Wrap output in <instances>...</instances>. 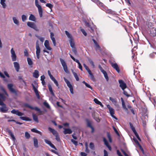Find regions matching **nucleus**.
<instances>
[{"label":"nucleus","mask_w":156,"mask_h":156,"mask_svg":"<svg viewBox=\"0 0 156 156\" xmlns=\"http://www.w3.org/2000/svg\"><path fill=\"white\" fill-rule=\"evenodd\" d=\"M0 105L2 107H0V111L3 113H5L8 110V108L6 105L0 99Z\"/></svg>","instance_id":"obj_1"},{"label":"nucleus","mask_w":156,"mask_h":156,"mask_svg":"<svg viewBox=\"0 0 156 156\" xmlns=\"http://www.w3.org/2000/svg\"><path fill=\"white\" fill-rule=\"evenodd\" d=\"M35 5L38 9L40 17H41L42 16V9L41 6L39 4L38 0H35Z\"/></svg>","instance_id":"obj_2"},{"label":"nucleus","mask_w":156,"mask_h":156,"mask_svg":"<svg viewBox=\"0 0 156 156\" xmlns=\"http://www.w3.org/2000/svg\"><path fill=\"white\" fill-rule=\"evenodd\" d=\"M25 106L27 107H28L32 109H34L36 111L39 112L40 113L39 115H42V111H41L40 110V109L38 108L37 107H32L29 104H25Z\"/></svg>","instance_id":"obj_3"},{"label":"nucleus","mask_w":156,"mask_h":156,"mask_svg":"<svg viewBox=\"0 0 156 156\" xmlns=\"http://www.w3.org/2000/svg\"><path fill=\"white\" fill-rule=\"evenodd\" d=\"M148 32L150 33L151 36H156V28L151 27H149Z\"/></svg>","instance_id":"obj_4"},{"label":"nucleus","mask_w":156,"mask_h":156,"mask_svg":"<svg viewBox=\"0 0 156 156\" xmlns=\"http://www.w3.org/2000/svg\"><path fill=\"white\" fill-rule=\"evenodd\" d=\"M107 107L109 110L111 116L113 118L117 120V118L114 115L115 113L114 110L109 105H107Z\"/></svg>","instance_id":"obj_5"},{"label":"nucleus","mask_w":156,"mask_h":156,"mask_svg":"<svg viewBox=\"0 0 156 156\" xmlns=\"http://www.w3.org/2000/svg\"><path fill=\"white\" fill-rule=\"evenodd\" d=\"M60 60L61 63L63 67L64 70L66 73H68L69 71L68 70L66 62L63 59L61 58H60Z\"/></svg>","instance_id":"obj_6"},{"label":"nucleus","mask_w":156,"mask_h":156,"mask_svg":"<svg viewBox=\"0 0 156 156\" xmlns=\"http://www.w3.org/2000/svg\"><path fill=\"white\" fill-rule=\"evenodd\" d=\"M27 25L30 27L34 29L37 31H39V29L37 28L35 24L32 22H29L27 23Z\"/></svg>","instance_id":"obj_7"},{"label":"nucleus","mask_w":156,"mask_h":156,"mask_svg":"<svg viewBox=\"0 0 156 156\" xmlns=\"http://www.w3.org/2000/svg\"><path fill=\"white\" fill-rule=\"evenodd\" d=\"M13 85L12 83L8 84L7 85V87L9 91L15 94H17V93L15 89L13 88Z\"/></svg>","instance_id":"obj_8"},{"label":"nucleus","mask_w":156,"mask_h":156,"mask_svg":"<svg viewBox=\"0 0 156 156\" xmlns=\"http://www.w3.org/2000/svg\"><path fill=\"white\" fill-rule=\"evenodd\" d=\"M119 87L121 89L124 90L127 87V86L125 83L123 81V80H119Z\"/></svg>","instance_id":"obj_9"},{"label":"nucleus","mask_w":156,"mask_h":156,"mask_svg":"<svg viewBox=\"0 0 156 156\" xmlns=\"http://www.w3.org/2000/svg\"><path fill=\"white\" fill-rule=\"evenodd\" d=\"M11 57L12 61H15L16 60V56L15 52L13 48L11 50Z\"/></svg>","instance_id":"obj_10"},{"label":"nucleus","mask_w":156,"mask_h":156,"mask_svg":"<svg viewBox=\"0 0 156 156\" xmlns=\"http://www.w3.org/2000/svg\"><path fill=\"white\" fill-rule=\"evenodd\" d=\"M69 55L70 56V57L73 60V61L75 62H77L78 64V67L81 70H82V67L81 64L80 63V62L79 61L77 60L71 54H69Z\"/></svg>","instance_id":"obj_11"},{"label":"nucleus","mask_w":156,"mask_h":156,"mask_svg":"<svg viewBox=\"0 0 156 156\" xmlns=\"http://www.w3.org/2000/svg\"><path fill=\"white\" fill-rule=\"evenodd\" d=\"M11 112L12 114L16 115L19 116H21L24 115L23 113L19 112L18 110H16L15 109H13L11 111Z\"/></svg>","instance_id":"obj_12"},{"label":"nucleus","mask_w":156,"mask_h":156,"mask_svg":"<svg viewBox=\"0 0 156 156\" xmlns=\"http://www.w3.org/2000/svg\"><path fill=\"white\" fill-rule=\"evenodd\" d=\"M92 41L95 44V49L96 51H97L98 50L100 51H101V48L97 41L94 39H92Z\"/></svg>","instance_id":"obj_13"},{"label":"nucleus","mask_w":156,"mask_h":156,"mask_svg":"<svg viewBox=\"0 0 156 156\" xmlns=\"http://www.w3.org/2000/svg\"><path fill=\"white\" fill-rule=\"evenodd\" d=\"M121 101H122V107L123 109L125 111L126 113H128V109L126 107V106L125 104V103L123 100V98H121Z\"/></svg>","instance_id":"obj_14"},{"label":"nucleus","mask_w":156,"mask_h":156,"mask_svg":"<svg viewBox=\"0 0 156 156\" xmlns=\"http://www.w3.org/2000/svg\"><path fill=\"white\" fill-rule=\"evenodd\" d=\"M6 131L9 134L10 136L12 139L13 141H15L16 140V139L11 131L9 129L7 128L6 129Z\"/></svg>","instance_id":"obj_15"},{"label":"nucleus","mask_w":156,"mask_h":156,"mask_svg":"<svg viewBox=\"0 0 156 156\" xmlns=\"http://www.w3.org/2000/svg\"><path fill=\"white\" fill-rule=\"evenodd\" d=\"M112 66L115 69V70L118 73H119L120 72V70L118 66V65L116 63H111Z\"/></svg>","instance_id":"obj_16"},{"label":"nucleus","mask_w":156,"mask_h":156,"mask_svg":"<svg viewBox=\"0 0 156 156\" xmlns=\"http://www.w3.org/2000/svg\"><path fill=\"white\" fill-rule=\"evenodd\" d=\"M32 85L33 88L34 90V92L35 93L37 98L38 99H39L40 98V97L38 90H37L35 86H34V85L33 83L32 84Z\"/></svg>","instance_id":"obj_17"},{"label":"nucleus","mask_w":156,"mask_h":156,"mask_svg":"<svg viewBox=\"0 0 156 156\" xmlns=\"http://www.w3.org/2000/svg\"><path fill=\"white\" fill-rule=\"evenodd\" d=\"M13 64L17 72H18L20 68L19 63L17 62H13Z\"/></svg>","instance_id":"obj_18"},{"label":"nucleus","mask_w":156,"mask_h":156,"mask_svg":"<svg viewBox=\"0 0 156 156\" xmlns=\"http://www.w3.org/2000/svg\"><path fill=\"white\" fill-rule=\"evenodd\" d=\"M44 45L48 50H51V48L49 46V41L48 40H46L45 41Z\"/></svg>","instance_id":"obj_19"},{"label":"nucleus","mask_w":156,"mask_h":156,"mask_svg":"<svg viewBox=\"0 0 156 156\" xmlns=\"http://www.w3.org/2000/svg\"><path fill=\"white\" fill-rule=\"evenodd\" d=\"M36 54L37 57L38 59H39L40 58V48L39 47H36Z\"/></svg>","instance_id":"obj_20"},{"label":"nucleus","mask_w":156,"mask_h":156,"mask_svg":"<svg viewBox=\"0 0 156 156\" xmlns=\"http://www.w3.org/2000/svg\"><path fill=\"white\" fill-rule=\"evenodd\" d=\"M93 2L96 3L98 5L103 7L104 5L102 3L98 0H91Z\"/></svg>","instance_id":"obj_21"},{"label":"nucleus","mask_w":156,"mask_h":156,"mask_svg":"<svg viewBox=\"0 0 156 156\" xmlns=\"http://www.w3.org/2000/svg\"><path fill=\"white\" fill-rule=\"evenodd\" d=\"M49 130L55 136H56L58 134L57 132L55 131L54 129L51 128V127H49L48 128Z\"/></svg>","instance_id":"obj_22"},{"label":"nucleus","mask_w":156,"mask_h":156,"mask_svg":"<svg viewBox=\"0 0 156 156\" xmlns=\"http://www.w3.org/2000/svg\"><path fill=\"white\" fill-rule=\"evenodd\" d=\"M64 130L63 133L65 134H71L72 133V131L71 130L68 128H64Z\"/></svg>","instance_id":"obj_23"},{"label":"nucleus","mask_w":156,"mask_h":156,"mask_svg":"<svg viewBox=\"0 0 156 156\" xmlns=\"http://www.w3.org/2000/svg\"><path fill=\"white\" fill-rule=\"evenodd\" d=\"M39 72L37 70H34V72L33 73V76L35 78H38L39 77Z\"/></svg>","instance_id":"obj_24"},{"label":"nucleus","mask_w":156,"mask_h":156,"mask_svg":"<svg viewBox=\"0 0 156 156\" xmlns=\"http://www.w3.org/2000/svg\"><path fill=\"white\" fill-rule=\"evenodd\" d=\"M33 119L34 120L37 122H39V121L38 119L37 116L34 113H33L32 114Z\"/></svg>","instance_id":"obj_25"},{"label":"nucleus","mask_w":156,"mask_h":156,"mask_svg":"<svg viewBox=\"0 0 156 156\" xmlns=\"http://www.w3.org/2000/svg\"><path fill=\"white\" fill-rule=\"evenodd\" d=\"M94 101L96 103L100 105L101 107H103V105L101 103L98 101L97 98H95L94 100Z\"/></svg>","instance_id":"obj_26"},{"label":"nucleus","mask_w":156,"mask_h":156,"mask_svg":"<svg viewBox=\"0 0 156 156\" xmlns=\"http://www.w3.org/2000/svg\"><path fill=\"white\" fill-rule=\"evenodd\" d=\"M27 60L28 64L30 66H32L33 64V62L31 59L30 58L28 57L27 58ZM31 67H32V66H31Z\"/></svg>","instance_id":"obj_27"},{"label":"nucleus","mask_w":156,"mask_h":156,"mask_svg":"<svg viewBox=\"0 0 156 156\" xmlns=\"http://www.w3.org/2000/svg\"><path fill=\"white\" fill-rule=\"evenodd\" d=\"M88 73L89 75V76L90 77L91 80L93 81H94V80H95V79L93 74L92 73L91 71H89V72H88Z\"/></svg>","instance_id":"obj_28"},{"label":"nucleus","mask_w":156,"mask_h":156,"mask_svg":"<svg viewBox=\"0 0 156 156\" xmlns=\"http://www.w3.org/2000/svg\"><path fill=\"white\" fill-rule=\"evenodd\" d=\"M5 0H0V4L4 8H5L6 6V5L5 3Z\"/></svg>","instance_id":"obj_29"},{"label":"nucleus","mask_w":156,"mask_h":156,"mask_svg":"<svg viewBox=\"0 0 156 156\" xmlns=\"http://www.w3.org/2000/svg\"><path fill=\"white\" fill-rule=\"evenodd\" d=\"M34 146L36 148L38 147V140L36 138H34Z\"/></svg>","instance_id":"obj_30"},{"label":"nucleus","mask_w":156,"mask_h":156,"mask_svg":"<svg viewBox=\"0 0 156 156\" xmlns=\"http://www.w3.org/2000/svg\"><path fill=\"white\" fill-rule=\"evenodd\" d=\"M31 131L32 132L36 133H37L40 134L41 135H42V133L40 131H39L38 130H37L35 128L32 129H31Z\"/></svg>","instance_id":"obj_31"},{"label":"nucleus","mask_w":156,"mask_h":156,"mask_svg":"<svg viewBox=\"0 0 156 156\" xmlns=\"http://www.w3.org/2000/svg\"><path fill=\"white\" fill-rule=\"evenodd\" d=\"M12 20L14 23L17 25H19V22L16 17H12Z\"/></svg>","instance_id":"obj_32"},{"label":"nucleus","mask_w":156,"mask_h":156,"mask_svg":"<svg viewBox=\"0 0 156 156\" xmlns=\"http://www.w3.org/2000/svg\"><path fill=\"white\" fill-rule=\"evenodd\" d=\"M72 72L75 78L76 79V80L77 81H79V79L77 75V74L75 72H74L73 70H72Z\"/></svg>","instance_id":"obj_33"},{"label":"nucleus","mask_w":156,"mask_h":156,"mask_svg":"<svg viewBox=\"0 0 156 156\" xmlns=\"http://www.w3.org/2000/svg\"><path fill=\"white\" fill-rule=\"evenodd\" d=\"M69 42L70 44V45L72 48L74 47L75 44L74 41L72 39H71L69 40Z\"/></svg>","instance_id":"obj_34"},{"label":"nucleus","mask_w":156,"mask_h":156,"mask_svg":"<svg viewBox=\"0 0 156 156\" xmlns=\"http://www.w3.org/2000/svg\"><path fill=\"white\" fill-rule=\"evenodd\" d=\"M20 118L22 120L26 121H30L31 119L29 118L26 117H21Z\"/></svg>","instance_id":"obj_35"},{"label":"nucleus","mask_w":156,"mask_h":156,"mask_svg":"<svg viewBox=\"0 0 156 156\" xmlns=\"http://www.w3.org/2000/svg\"><path fill=\"white\" fill-rule=\"evenodd\" d=\"M29 20L32 21H35V18L33 14H30L29 17Z\"/></svg>","instance_id":"obj_36"},{"label":"nucleus","mask_w":156,"mask_h":156,"mask_svg":"<svg viewBox=\"0 0 156 156\" xmlns=\"http://www.w3.org/2000/svg\"><path fill=\"white\" fill-rule=\"evenodd\" d=\"M82 83L85 84V86L87 87L90 89L91 90H92L93 88L89 84L86 83L85 81H83L82 82Z\"/></svg>","instance_id":"obj_37"},{"label":"nucleus","mask_w":156,"mask_h":156,"mask_svg":"<svg viewBox=\"0 0 156 156\" xmlns=\"http://www.w3.org/2000/svg\"><path fill=\"white\" fill-rule=\"evenodd\" d=\"M65 33L68 37L69 39H72V36L71 34L67 31H65Z\"/></svg>","instance_id":"obj_38"},{"label":"nucleus","mask_w":156,"mask_h":156,"mask_svg":"<svg viewBox=\"0 0 156 156\" xmlns=\"http://www.w3.org/2000/svg\"><path fill=\"white\" fill-rule=\"evenodd\" d=\"M64 80L66 83L67 84V85L68 86H70V85H71V84L70 83V82L67 79H66L65 77H64Z\"/></svg>","instance_id":"obj_39"},{"label":"nucleus","mask_w":156,"mask_h":156,"mask_svg":"<svg viewBox=\"0 0 156 156\" xmlns=\"http://www.w3.org/2000/svg\"><path fill=\"white\" fill-rule=\"evenodd\" d=\"M64 80L66 83L67 84V85L68 86H70V85H71V84L70 83V82L67 79H66L65 77H64Z\"/></svg>","instance_id":"obj_40"},{"label":"nucleus","mask_w":156,"mask_h":156,"mask_svg":"<svg viewBox=\"0 0 156 156\" xmlns=\"http://www.w3.org/2000/svg\"><path fill=\"white\" fill-rule=\"evenodd\" d=\"M86 121H87V126L88 127L90 128L92 126H91V122L88 119H87L86 120Z\"/></svg>","instance_id":"obj_41"},{"label":"nucleus","mask_w":156,"mask_h":156,"mask_svg":"<svg viewBox=\"0 0 156 156\" xmlns=\"http://www.w3.org/2000/svg\"><path fill=\"white\" fill-rule=\"evenodd\" d=\"M43 104L48 109H50V106L49 104L46 102H44Z\"/></svg>","instance_id":"obj_42"},{"label":"nucleus","mask_w":156,"mask_h":156,"mask_svg":"<svg viewBox=\"0 0 156 156\" xmlns=\"http://www.w3.org/2000/svg\"><path fill=\"white\" fill-rule=\"evenodd\" d=\"M88 60L89 62L91 64V65L93 66V68H94L95 66L94 64V63L92 61V60L90 58H88Z\"/></svg>","instance_id":"obj_43"},{"label":"nucleus","mask_w":156,"mask_h":156,"mask_svg":"<svg viewBox=\"0 0 156 156\" xmlns=\"http://www.w3.org/2000/svg\"><path fill=\"white\" fill-rule=\"evenodd\" d=\"M129 124L130 127L131 128V129L132 130L133 132L136 131V129H135L134 127H133V124L129 122Z\"/></svg>","instance_id":"obj_44"},{"label":"nucleus","mask_w":156,"mask_h":156,"mask_svg":"<svg viewBox=\"0 0 156 156\" xmlns=\"http://www.w3.org/2000/svg\"><path fill=\"white\" fill-rule=\"evenodd\" d=\"M109 100L114 104H115L117 103L116 101L114 98L110 97Z\"/></svg>","instance_id":"obj_45"},{"label":"nucleus","mask_w":156,"mask_h":156,"mask_svg":"<svg viewBox=\"0 0 156 156\" xmlns=\"http://www.w3.org/2000/svg\"><path fill=\"white\" fill-rule=\"evenodd\" d=\"M133 140L136 144H137L140 147H141V146L140 145V144L138 141V140H137V139L136 138H134L133 139Z\"/></svg>","instance_id":"obj_46"},{"label":"nucleus","mask_w":156,"mask_h":156,"mask_svg":"<svg viewBox=\"0 0 156 156\" xmlns=\"http://www.w3.org/2000/svg\"><path fill=\"white\" fill-rule=\"evenodd\" d=\"M69 88L70 91L72 94H73V86L72 85H70V86H68Z\"/></svg>","instance_id":"obj_47"},{"label":"nucleus","mask_w":156,"mask_h":156,"mask_svg":"<svg viewBox=\"0 0 156 156\" xmlns=\"http://www.w3.org/2000/svg\"><path fill=\"white\" fill-rule=\"evenodd\" d=\"M25 136L26 139H28L30 137V135L28 132H26L25 133Z\"/></svg>","instance_id":"obj_48"},{"label":"nucleus","mask_w":156,"mask_h":156,"mask_svg":"<svg viewBox=\"0 0 156 156\" xmlns=\"http://www.w3.org/2000/svg\"><path fill=\"white\" fill-rule=\"evenodd\" d=\"M89 147L90 149L92 150H94V145L93 143H90V144Z\"/></svg>","instance_id":"obj_49"},{"label":"nucleus","mask_w":156,"mask_h":156,"mask_svg":"<svg viewBox=\"0 0 156 156\" xmlns=\"http://www.w3.org/2000/svg\"><path fill=\"white\" fill-rule=\"evenodd\" d=\"M83 66L85 68V69L87 71L88 73L89 72V71H90L88 67L85 63H83Z\"/></svg>","instance_id":"obj_50"},{"label":"nucleus","mask_w":156,"mask_h":156,"mask_svg":"<svg viewBox=\"0 0 156 156\" xmlns=\"http://www.w3.org/2000/svg\"><path fill=\"white\" fill-rule=\"evenodd\" d=\"M0 98L4 101L5 100V97L3 94L0 93Z\"/></svg>","instance_id":"obj_51"},{"label":"nucleus","mask_w":156,"mask_h":156,"mask_svg":"<svg viewBox=\"0 0 156 156\" xmlns=\"http://www.w3.org/2000/svg\"><path fill=\"white\" fill-rule=\"evenodd\" d=\"M133 133H134V134H135V135L136 136V137L140 141L141 140V139H140V137H139V136L138 135V134H137V132H136V131L134 132Z\"/></svg>","instance_id":"obj_52"},{"label":"nucleus","mask_w":156,"mask_h":156,"mask_svg":"<svg viewBox=\"0 0 156 156\" xmlns=\"http://www.w3.org/2000/svg\"><path fill=\"white\" fill-rule=\"evenodd\" d=\"M151 46L153 48L156 49V42L153 41L152 44H151Z\"/></svg>","instance_id":"obj_53"},{"label":"nucleus","mask_w":156,"mask_h":156,"mask_svg":"<svg viewBox=\"0 0 156 156\" xmlns=\"http://www.w3.org/2000/svg\"><path fill=\"white\" fill-rule=\"evenodd\" d=\"M46 6L48 7H49V8H50L51 10L52 8L53 7V5L51 4L50 3H47L46 5Z\"/></svg>","instance_id":"obj_54"},{"label":"nucleus","mask_w":156,"mask_h":156,"mask_svg":"<svg viewBox=\"0 0 156 156\" xmlns=\"http://www.w3.org/2000/svg\"><path fill=\"white\" fill-rule=\"evenodd\" d=\"M71 141L73 143V144L76 146L78 145V142L75 140L73 139H71Z\"/></svg>","instance_id":"obj_55"},{"label":"nucleus","mask_w":156,"mask_h":156,"mask_svg":"<svg viewBox=\"0 0 156 156\" xmlns=\"http://www.w3.org/2000/svg\"><path fill=\"white\" fill-rule=\"evenodd\" d=\"M26 19L27 16L25 15H23L22 16V20L24 22L26 20Z\"/></svg>","instance_id":"obj_56"},{"label":"nucleus","mask_w":156,"mask_h":156,"mask_svg":"<svg viewBox=\"0 0 156 156\" xmlns=\"http://www.w3.org/2000/svg\"><path fill=\"white\" fill-rule=\"evenodd\" d=\"M36 37H37L40 40V41H41L42 42H43L44 40V38L43 37H39L38 36H37V35H36Z\"/></svg>","instance_id":"obj_57"},{"label":"nucleus","mask_w":156,"mask_h":156,"mask_svg":"<svg viewBox=\"0 0 156 156\" xmlns=\"http://www.w3.org/2000/svg\"><path fill=\"white\" fill-rule=\"evenodd\" d=\"M53 81L54 82V83L56 85V86L57 87H58V88H59V85H58V82L55 79L54 80H53Z\"/></svg>","instance_id":"obj_58"},{"label":"nucleus","mask_w":156,"mask_h":156,"mask_svg":"<svg viewBox=\"0 0 156 156\" xmlns=\"http://www.w3.org/2000/svg\"><path fill=\"white\" fill-rule=\"evenodd\" d=\"M82 32L83 34H84L85 36H86L87 35V33L85 32L84 30L83 29H81L80 30Z\"/></svg>","instance_id":"obj_59"},{"label":"nucleus","mask_w":156,"mask_h":156,"mask_svg":"<svg viewBox=\"0 0 156 156\" xmlns=\"http://www.w3.org/2000/svg\"><path fill=\"white\" fill-rule=\"evenodd\" d=\"M123 90V94L125 95L127 97H130L131 96L129 94L127 93V92L126 91L124 90Z\"/></svg>","instance_id":"obj_60"},{"label":"nucleus","mask_w":156,"mask_h":156,"mask_svg":"<svg viewBox=\"0 0 156 156\" xmlns=\"http://www.w3.org/2000/svg\"><path fill=\"white\" fill-rule=\"evenodd\" d=\"M52 40L53 43V44L54 45V46H55L56 45V43L55 42V39L54 37H53L52 38H51Z\"/></svg>","instance_id":"obj_61"},{"label":"nucleus","mask_w":156,"mask_h":156,"mask_svg":"<svg viewBox=\"0 0 156 156\" xmlns=\"http://www.w3.org/2000/svg\"><path fill=\"white\" fill-rule=\"evenodd\" d=\"M44 141L46 144H48L49 145L51 144V143L50 141L48 140H47L45 139L44 140Z\"/></svg>","instance_id":"obj_62"},{"label":"nucleus","mask_w":156,"mask_h":156,"mask_svg":"<svg viewBox=\"0 0 156 156\" xmlns=\"http://www.w3.org/2000/svg\"><path fill=\"white\" fill-rule=\"evenodd\" d=\"M72 48V51H73V52H74V54L76 55L77 51H76V48L75 47H73V48Z\"/></svg>","instance_id":"obj_63"},{"label":"nucleus","mask_w":156,"mask_h":156,"mask_svg":"<svg viewBox=\"0 0 156 156\" xmlns=\"http://www.w3.org/2000/svg\"><path fill=\"white\" fill-rule=\"evenodd\" d=\"M113 128L114 131L115 132V133H116V134L118 136H119V132H118V131H117V130L116 129L114 126H113Z\"/></svg>","instance_id":"obj_64"}]
</instances>
